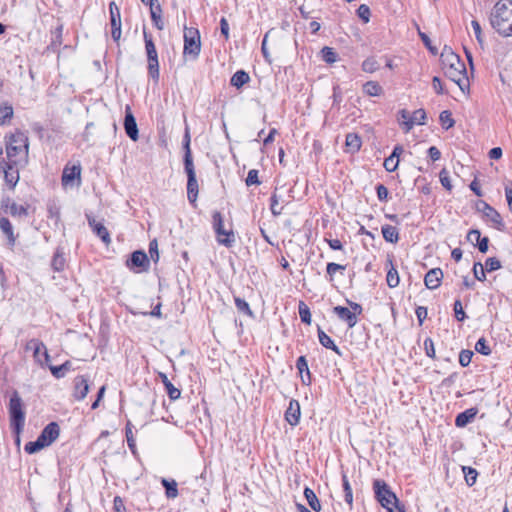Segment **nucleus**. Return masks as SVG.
<instances>
[{"instance_id": "64", "label": "nucleus", "mask_w": 512, "mask_h": 512, "mask_svg": "<svg viewBox=\"0 0 512 512\" xmlns=\"http://www.w3.org/2000/svg\"><path fill=\"white\" fill-rule=\"evenodd\" d=\"M149 254L153 261L157 262L159 259L158 244L156 240L149 243Z\"/></svg>"}, {"instance_id": "8", "label": "nucleus", "mask_w": 512, "mask_h": 512, "mask_svg": "<svg viewBox=\"0 0 512 512\" xmlns=\"http://www.w3.org/2000/svg\"><path fill=\"white\" fill-rule=\"evenodd\" d=\"M61 182L63 187L80 186L81 184V165L79 163L72 166L66 165L62 172Z\"/></svg>"}, {"instance_id": "3", "label": "nucleus", "mask_w": 512, "mask_h": 512, "mask_svg": "<svg viewBox=\"0 0 512 512\" xmlns=\"http://www.w3.org/2000/svg\"><path fill=\"white\" fill-rule=\"evenodd\" d=\"M512 2L510 0L498 1L492 10L490 22L492 27L501 35L507 37L510 19L512 17Z\"/></svg>"}, {"instance_id": "42", "label": "nucleus", "mask_w": 512, "mask_h": 512, "mask_svg": "<svg viewBox=\"0 0 512 512\" xmlns=\"http://www.w3.org/2000/svg\"><path fill=\"white\" fill-rule=\"evenodd\" d=\"M144 41L147 59L158 57L157 50L152 40V37L148 35L146 32H144Z\"/></svg>"}, {"instance_id": "38", "label": "nucleus", "mask_w": 512, "mask_h": 512, "mask_svg": "<svg viewBox=\"0 0 512 512\" xmlns=\"http://www.w3.org/2000/svg\"><path fill=\"white\" fill-rule=\"evenodd\" d=\"M183 148H184V164L185 163H193L192 153L190 149V133L188 127H186L184 138H183Z\"/></svg>"}, {"instance_id": "54", "label": "nucleus", "mask_w": 512, "mask_h": 512, "mask_svg": "<svg viewBox=\"0 0 512 512\" xmlns=\"http://www.w3.org/2000/svg\"><path fill=\"white\" fill-rule=\"evenodd\" d=\"M439 179L442 184V186L447 189L448 191H451L453 186L451 184L449 172L446 169H442L439 173Z\"/></svg>"}, {"instance_id": "6", "label": "nucleus", "mask_w": 512, "mask_h": 512, "mask_svg": "<svg viewBox=\"0 0 512 512\" xmlns=\"http://www.w3.org/2000/svg\"><path fill=\"white\" fill-rule=\"evenodd\" d=\"M212 226L216 234V240L220 245L230 248L235 243V235L231 227L225 228L224 219L220 212L212 215Z\"/></svg>"}, {"instance_id": "26", "label": "nucleus", "mask_w": 512, "mask_h": 512, "mask_svg": "<svg viewBox=\"0 0 512 512\" xmlns=\"http://www.w3.org/2000/svg\"><path fill=\"white\" fill-rule=\"evenodd\" d=\"M317 332H318L319 342L323 347H325L327 349H331L332 351L337 353L339 356H342V352L340 351L338 346L335 345L334 341L320 327H318Z\"/></svg>"}, {"instance_id": "32", "label": "nucleus", "mask_w": 512, "mask_h": 512, "mask_svg": "<svg viewBox=\"0 0 512 512\" xmlns=\"http://www.w3.org/2000/svg\"><path fill=\"white\" fill-rule=\"evenodd\" d=\"M13 164L9 162L7 169L4 171V178L6 183L14 188L19 181V172L18 170L12 167Z\"/></svg>"}, {"instance_id": "39", "label": "nucleus", "mask_w": 512, "mask_h": 512, "mask_svg": "<svg viewBox=\"0 0 512 512\" xmlns=\"http://www.w3.org/2000/svg\"><path fill=\"white\" fill-rule=\"evenodd\" d=\"M148 61V74L149 76L157 82L159 80V61L158 57L149 58Z\"/></svg>"}, {"instance_id": "34", "label": "nucleus", "mask_w": 512, "mask_h": 512, "mask_svg": "<svg viewBox=\"0 0 512 512\" xmlns=\"http://www.w3.org/2000/svg\"><path fill=\"white\" fill-rule=\"evenodd\" d=\"M363 91L368 96H380L383 93V88L376 81H368L363 85Z\"/></svg>"}, {"instance_id": "4", "label": "nucleus", "mask_w": 512, "mask_h": 512, "mask_svg": "<svg viewBox=\"0 0 512 512\" xmlns=\"http://www.w3.org/2000/svg\"><path fill=\"white\" fill-rule=\"evenodd\" d=\"M373 489L377 501L388 512H404L399 506V501L395 493L384 480L376 479L373 483Z\"/></svg>"}, {"instance_id": "18", "label": "nucleus", "mask_w": 512, "mask_h": 512, "mask_svg": "<svg viewBox=\"0 0 512 512\" xmlns=\"http://www.w3.org/2000/svg\"><path fill=\"white\" fill-rule=\"evenodd\" d=\"M333 312L344 322L347 323L349 328H353L357 322V316H355V313H352V311L343 306H335L333 308Z\"/></svg>"}, {"instance_id": "17", "label": "nucleus", "mask_w": 512, "mask_h": 512, "mask_svg": "<svg viewBox=\"0 0 512 512\" xmlns=\"http://www.w3.org/2000/svg\"><path fill=\"white\" fill-rule=\"evenodd\" d=\"M150 15L154 26L162 30L164 22L162 20V8L158 0H149Z\"/></svg>"}, {"instance_id": "30", "label": "nucleus", "mask_w": 512, "mask_h": 512, "mask_svg": "<svg viewBox=\"0 0 512 512\" xmlns=\"http://www.w3.org/2000/svg\"><path fill=\"white\" fill-rule=\"evenodd\" d=\"M381 232L385 241L390 243H397L399 240V232L396 227L391 225H383Z\"/></svg>"}, {"instance_id": "35", "label": "nucleus", "mask_w": 512, "mask_h": 512, "mask_svg": "<svg viewBox=\"0 0 512 512\" xmlns=\"http://www.w3.org/2000/svg\"><path fill=\"white\" fill-rule=\"evenodd\" d=\"M13 117V107L8 103L0 104V126L6 125Z\"/></svg>"}, {"instance_id": "63", "label": "nucleus", "mask_w": 512, "mask_h": 512, "mask_svg": "<svg viewBox=\"0 0 512 512\" xmlns=\"http://www.w3.org/2000/svg\"><path fill=\"white\" fill-rule=\"evenodd\" d=\"M424 349L428 357L435 358V348L431 338H426L424 340Z\"/></svg>"}, {"instance_id": "60", "label": "nucleus", "mask_w": 512, "mask_h": 512, "mask_svg": "<svg viewBox=\"0 0 512 512\" xmlns=\"http://www.w3.org/2000/svg\"><path fill=\"white\" fill-rule=\"evenodd\" d=\"M270 209L273 215L278 216L282 213V207H279V197L276 193L271 196Z\"/></svg>"}, {"instance_id": "61", "label": "nucleus", "mask_w": 512, "mask_h": 512, "mask_svg": "<svg viewBox=\"0 0 512 512\" xmlns=\"http://www.w3.org/2000/svg\"><path fill=\"white\" fill-rule=\"evenodd\" d=\"M454 313L458 321H464V319L466 318V314L463 310V306L460 300H456L454 302Z\"/></svg>"}, {"instance_id": "12", "label": "nucleus", "mask_w": 512, "mask_h": 512, "mask_svg": "<svg viewBox=\"0 0 512 512\" xmlns=\"http://www.w3.org/2000/svg\"><path fill=\"white\" fill-rule=\"evenodd\" d=\"M124 129L127 134V136L133 140L136 141L139 137L138 134V127L135 120V117L133 116L130 106H126L125 109V119H124Z\"/></svg>"}, {"instance_id": "15", "label": "nucleus", "mask_w": 512, "mask_h": 512, "mask_svg": "<svg viewBox=\"0 0 512 512\" xmlns=\"http://www.w3.org/2000/svg\"><path fill=\"white\" fill-rule=\"evenodd\" d=\"M300 404L297 400L292 399L289 402V406L285 412V419L291 426L298 425L300 421Z\"/></svg>"}, {"instance_id": "13", "label": "nucleus", "mask_w": 512, "mask_h": 512, "mask_svg": "<svg viewBox=\"0 0 512 512\" xmlns=\"http://www.w3.org/2000/svg\"><path fill=\"white\" fill-rule=\"evenodd\" d=\"M89 392L88 378L79 375L74 379L73 397L77 401L83 400Z\"/></svg>"}, {"instance_id": "25", "label": "nucleus", "mask_w": 512, "mask_h": 512, "mask_svg": "<svg viewBox=\"0 0 512 512\" xmlns=\"http://www.w3.org/2000/svg\"><path fill=\"white\" fill-rule=\"evenodd\" d=\"M26 349L33 350V356L35 361L43 365V361L41 358V350L45 349V345L42 341L38 339H31L30 341L27 342Z\"/></svg>"}, {"instance_id": "59", "label": "nucleus", "mask_w": 512, "mask_h": 512, "mask_svg": "<svg viewBox=\"0 0 512 512\" xmlns=\"http://www.w3.org/2000/svg\"><path fill=\"white\" fill-rule=\"evenodd\" d=\"M473 273L475 279H477L478 281H484L486 279L484 266L479 262L474 264Z\"/></svg>"}, {"instance_id": "11", "label": "nucleus", "mask_w": 512, "mask_h": 512, "mask_svg": "<svg viewBox=\"0 0 512 512\" xmlns=\"http://www.w3.org/2000/svg\"><path fill=\"white\" fill-rule=\"evenodd\" d=\"M110 11V23H111V35L115 41H118L121 37V16L120 10L115 2L109 4Z\"/></svg>"}, {"instance_id": "16", "label": "nucleus", "mask_w": 512, "mask_h": 512, "mask_svg": "<svg viewBox=\"0 0 512 512\" xmlns=\"http://www.w3.org/2000/svg\"><path fill=\"white\" fill-rule=\"evenodd\" d=\"M442 278V270L440 268H433L424 277L425 286L430 290L436 289L440 286Z\"/></svg>"}, {"instance_id": "58", "label": "nucleus", "mask_w": 512, "mask_h": 512, "mask_svg": "<svg viewBox=\"0 0 512 512\" xmlns=\"http://www.w3.org/2000/svg\"><path fill=\"white\" fill-rule=\"evenodd\" d=\"M473 356V352L471 350H462L459 354V363L462 367H466L470 364Z\"/></svg>"}, {"instance_id": "45", "label": "nucleus", "mask_w": 512, "mask_h": 512, "mask_svg": "<svg viewBox=\"0 0 512 512\" xmlns=\"http://www.w3.org/2000/svg\"><path fill=\"white\" fill-rule=\"evenodd\" d=\"M378 69L379 63L374 57H369L362 63V70L366 73H374Z\"/></svg>"}, {"instance_id": "47", "label": "nucleus", "mask_w": 512, "mask_h": 512, "mask_svg": "<svg viewBox=\"0 0 512 512\" xmlns=\"http://www.w3.org/2000/svg\"><path fill=\"white\" fill-rule=\"evenodd\" d=\"M298 310L301 321L309 325L311 323V312L309 307L303 301H300Z\"/></svg>"}, {"instance_id": "24", "label": "nucleus", "mask_w": 512, "mask_h": 512, "mask_svg": "<svg viewBox=\"0 0 512 512\" xmlns=\"http://www.w3.org/2000/svg\"><path fill=\"white\" fill-rule=\"evenodd\" d=\"M125 436H126L127 445L129 447L131 453L133 454L134 457L137 458L139 456V453H138V450L136 447V438L133 433V425L130 421H128L126 423Z\"/></svg>"}, {"instance_id": "10", "label": "nucleus", "mask_w": 512, "mask_h": 512, "mask_svg": "<svg viewBox=\"0 0 512 512\" xmlns=\"http://www.w3.org/2000/svg\"><path fill=\"white\" fill-rule=\"evenodd\" d=\"M184 170L187 174V198L190 203H194L198 196V182L194 169V163H185Z\"/></svg>"}, {"instance_id": "9", "label": "nucleus", "mask_w": 512, "mask_h": 512, "mask_svg": "<svg viewBox=\"0 0 512 512\" xmlns=\"http://www.w3.org/2000/svg\"><path fill=\"white\" fill-rule=\"evenodd\" d=\"M478 211L483 213V216L487 221H490L493 224V227L499 231H503L505 228V224L502 220L501 215L496 211L492 206L484 201H480L477 204Z\"/></svg>"}, {"instance_id": "22", "label": "nucleus", "mask_w": 512, "mask_h": 512, "mask_svg": "<svg viewBox=\"0 0 512 512\" xmlns=\"http://www.w3.org/2000/svg\"><path fill=\"white\" fill-rule=\"evenodd\" d=\"M477 413L478 410L476 408H470L465 410L464 412L459 413L456 416L455 425L460 428L465 427L467 424L474 420Z\"/></svg>"}, {"instance_id": "27", "label": "nucleus", "mask_w": 512, "mask_h": 512, "mask_svg": "<svg viewBox=\"0 0 512 512\" xmlns=\"http://www.w3.org/2000/svg\"><path fill=\"white\" fill-rule=\"evenodd\" d=\"M159 378L161 379V382L164 384L166 392L170 399L176 400L180 397L181 392L178 388L174 387V385L170 382L167 375L165 373L160 372Z\"/></svg>"}, {"instance_id": "53", "label": "nucleus", "mask_w": 512, "mask_h": 512, "mask_svg": "<svg viewBox=\"0 0 512 512\" xmlns=\"http://www.w3.org/2000/svg\"><path fill=\"white\" fill-rule=\"evenodd\" d=\"M322 58L327 63H334L337 60L336 52L330 47H323L321 50Z\"/></svg>"}, {"instance_id": "46", "label": "nucleus", "mask_w": 512, "mask_h": 512, "mask_svg": "<svg viewBox=\"0 0 512 512\" xmlns=\"http://www.w3.org/2000/svg\"><path fill=\"white\" fill-rule=\"evenodd\" d=\"M234 303L238 311L248 315L249 317H253V312L250 309L249 304L244 299L240 297H235Z\"/></svg>"}, {"instance_id": "7", "label": "nucleus", "mask_w": 512, "mask_h": 512, "mask_svg": "<svg viewBox=\"0 0 512 512\" xmlns=\"http://www.w3.org/2000/svg\"><path fill=\"white\" fill-rule=\"evenodd\" d=\"M201 51L199 31L194 28H185L184 30V55H191L196 59Z\"/></svg>"}, {"instance_id": "14", "label": "nucleus", "mask_w": 512, "mask_h": 512, "mask_svg": "<svg viewBox=\"0 0 512 512\" xmlns=\"http://www.w3.org/2000/svg\"><path fill=\"white\" fill-rule=\"evenodd\" d=\"M59 434V425L56 422H51L41 431L39 437L49 446L59 437Z\"/></svg>"}, {"instance_id": "36", "label": "nucleus", "mask_w": 512, "mask_h": 512, "mask_svg": "<svg viewBox=\"0 0 512 512\" xmlns=\"http://www.w3.org/2000/svg\"><path fill=\"white\" fill-rule=\"evenodd\" d=\"M49 369L55 378L60 379L65 376L67 371H70L72 369V363L70 361H66L59 366L50 365Z\"/></svg>"}, {"instance_id": "19", "label": "nucleus", "mask_w": 512, "mask_h": 512, "mask_svg": "<svg viewBox=\"0 0 512 512\" xmlns=\"http://www.w3.org/2000/svg\"><path fill=\"white\" fill-rule=\"evenodd\" d=\"M425 119H426V112L423 109H418L412 113L409 120L402 122L401 125H402L404 131L406 133H408L415 124H417V125L425 124Z\"/></svg>"}, {"instance_id": "44", "label": "nucleus", "mask_w": 512, "mask_h": 512, "mask_svg": "<svg viewBox=\"0 0 512 512\" xmlns=\"http://www.w3.org/2000/svg\"><path fill=\"white\" fill-rule=\"evenodd\" d=\"M296 368L300 375L306 373L307 382H311V374L305 356H300L296 361Z\"/></svg>"}, {"instance_id": "20", "label": "nucleus", "mask_w": 512, "mask_h": 512, "mask_svg": "<svg viewBox=\"0 0 512 512\" xmlns=\"http://www.w3.org/2000/svg\"><path fill=\"white\" fill-rule=\"evenodd\" d=\"M2 206L13 217H25L28 214L27 207L17 204L9 198L3 201Z\"/></svg>"}, {"instance_id": "28", "label": "nucleus", "mask_w": 512, "mask_h": 512, "mask_svg": "<svg viewBox=\"0 0 512 512\" xmlns=\"http://www.w3.org/2000/svg\"><path fill=\"white\" fill-rule=\"evenodd\" d=\"M161 484L165 488V496L168 499H175L178 497L179 492L177 488V482L174 479L168 480L166 478H162Z\"/></svg>"}, {"instance_id": "62", "label": "nucleus", "mask_w": 512, "mask_h": 512, "mask_svg": "<svg viewBox=\"0 0 512 512\" xmlns=\"http://www.w3.org/2000/svg\"><path fill=\"white\" fill-rule=\"evenodd\" d=\"M246 185L247 186H251V185H258L260 184V181L258 179V171L255 170V169H251L248 174H247V178H246Z\"/></svg>"}, {"instance_id": "23", "label": "nucleus", "mask_w": 512, "mask_h": 512, "mask_svg": "<svg viewBox=\"0 0 512 512\" xmlns=\"http://www.w3.org/2000/svg\"><path fill=\"white\" fill-rule=\"evenodd\" d=\"M130 268H145L148 265V258L145 252L135 251L132 253L130 260L127 262Z\"/></svg>"}, {"instance_id": "37", "label": "nucleus", "mask_w": 512, "mask_h": 512, "mask_svg": "<svg viewBox=\"0 0 512 512\" xmlns=\"http://www.w3.org/2000/svg\"><path fill=\"white\" fill-rule=\"evenodd\" d=\"M345 144L351 152H357L361 148V138L355 133L346 135Z\"/></svg>"}, {"instance_id": "57", "label": "nucleus", "mask_w": 512, "mask_h": 512, "mask_svg": "<svg viewBox=\"0 0 512 512\" xmlns=\"http://www.w3.org/2000/svg\"><path fill=\"white\" fill-rule=\"evenodd\" d=\"M357 15L364 21V23H368L371 15L370 8L366 4H361L357 9Z\"/></svg>"}, {"instance_id": "51", "label": "nucleus", "mask_w": 512, "mask_h": 512, "mask_svg": "<svg viewBox=\"0 0 512 512\" xmlns=\"http://www.w3.org/2000/svg\"><path fill=\"white\" fill-rule=\"evenodd\" d=\"M439 120L442 127L446 130L450 129L454 125V120L451 116V113L447 110L440 113Z\"/></svg>"}, {"instance_id": "1", "label": "nucleus", "mask_w": 512, "mask_h": 512, "mask_svg": "<svg viewBox=\"0 0 512 512\" xmlns=\"http://www.w3.org/2000/svg\"><path fill=\"white\" fill-rule=\"evenodd\" d=\"M29 143L28 136L22 131L11 134L6 144V154L13 165L27 163Z\"/></svg>"}, {"instance_id": "49", "label": "nucleus", "mask_w": 512, "mask_h": 512, "mask_svg": "<svg viewBox=\"0 0 512 512\" xmlns=\"http://www.w3.org/2000/svg\"><path fill=\"white\" fill-rule=\"evenodd\" d=\"M463 472L465 475V481L468 486H472L475 484L477 480L478 473L474 468L463 466Z\"/></svg>"}, {"instance_id": "2", "label": "nucleus", "mask_w": 512, "mask_h": 512, "mask_svg": "<svg viewBox=\"0 0 512 512\" xmlns=\"http://www.w3.org/2000/svg\"><path fill=\"white\" fill-rule=\"evenodd\" d=\"M442 64L445 75L464 91L469 86V81L466 75L465 64L460 60L459 56L453 52H449L446 55L442 54Z\"/></svg>"}, {"instance_id": "33", "label": "nucleus", "mask_w": 512, "mask_h": 512, "mask_svg": "<svg viewBox=\"0 0 512 512\" xmlns=\"http://www.w3.org/2000/svg\"><path fill=\"white\" fill-rule=\"evenodd\" d=\"M304 496L313 511L319 512L321 510L320 501L312 489L306 487L304 489Z\"/></svg>"}, {"instance_id": "56", "label": "nucleus", "mask_w": 512, "mask_h": 512, "mask_svg": "<svg viewBox=\"0 0 512 512\" xmlns=\"http://www.w3.org/2000/svg\"><path fill=\"white\" fill-rule=\"evenodd\" d=\"M399 165V159H396L393 156H389L384 160L383 166L388 172H393L397 169Z\"/></svg>"}, {"instance_id": "43", "label": "nucleus", "mask_w": 512, "mask_h": 512, "mask_svg": "<svg viewBox=\"0 0 512 512\" xmlns=\"http://www.w3.org/2000/svg\"><path fill=\"white\" fill-rule=\"evenodd\" d=\"M342 485H343V491H344V500L348 505L352 506V503H353L352 488L350 486L348 477L345 474L342 475Z\"/></svg>"}, {"instance_id": "40", "label": "nucleus", "mask_w": 512, "mask_h": 512, "mask_svg": "<svg viewBox=\"0 0 512 512\" xmlns=\"http://www.w3.org/2000/svg\"><path fill=\"white\" fill-rule=\"evenodd\" d=\"M390 263H391V267H390V269L387 272L386 281H387V285L390 288H395V287H397L399 285L400 278H399L398 271L392 265L391 261H390Z\"/></svg>"}, {"instance_id": "5", "label": "nucleus", "mask_w": 512, "mask_h": 512, "mask_svg": "<svg viewBox=\"0 0 512 512\" xmlns=\"http://www.w3.org/2000/svg\"><path fill=\"white\" fill-rule=\"evenodd\" d=\"M10 426L13 432L19 436L25 424L24 405L17 391H14L9 400L8 406Z\"/></svg>"}, {"instance_id": "55", "label": "nucleus", "mask_w": 512, "mask_h": 512, "mask_svg": "<svg viewBox=\"0 0 512 512\" xmlns=\"http://www.w3.org/2000/svg\"><path fill=\"white\" fill-rule=\"evenodd\" d=\"M501 268L500 261L495 257L486 259L484 269L488 272H492Z\"/></svg>"}, {"instance_id": "31", "label": "nucleus", "mask_w": 512, "mask_h": 512, "mask_svg": "<svg viewBox=\"0 0 512 512\" xmlns=\"http://www.w3.org/2000/svg\"><path fill=\"white\" fill-rule=\"evenodd\" d=\"M250 80L249 74L244 70L236 71L231 77L230 84L236 88L242 87Z\"/></svg>"}, {"instance_id": "41", "label": "nucleus", "mask_w": 512, "mask_h": 512, "mask_svg": "<svg viewBox=\"0 0 512 512\" xmlns=\"http://www.w3.org/2000/svg\"><path fill=\"white\" fill-rule=\"evenodd\" d=\"M48 445L42 441L40 439V437L38 436L37 439L33 442H28L25 447H24V450L25 452H27L28 454H34L38 451H40L41 449L47 447Z\"/></svg>"}, {"instance_id": "21", "label": "nucleus", "mask_w": 512, "mask_h": 512, "mask_svg": "<svg viewBox=\"0 0 512 512\" xmlns=\"http://www.w3.org/2000/svg\"><path fill=\"white\" fill-rule=\"evenodd\" d=\"M89 226L93 232L104 242L109 243L111 241L110 234L107 228L100 222H97L94 218H88Z\"/></svg>"}, {"instance_id": "48", "label": "nucleus", "mask_w": 512, "mask_h": 512, "mask_svg": "<svg viewBox=\"0 0 512 512\" xmlns=\"http://www.w3.org/2000/svg\"><path fill=\"white\" fill-rule=\"evenodd\" d=\"M345 266L341 264H337L334 262H330L326 266V273L329 281H333L334 274L338 271L343 272L345 270Z\"/></svg>"}, {"instance_id": "50", "label": "nucleus", "mask_w": 512, "mask_h": 512, "mask_svg": "<svg viewBox=\"0 0 512 512\" xmlns=\"http://www.w3.org/2000/svg\"><path fill=\"white\" fill-rule=\"evenodd\" d=\"M65 266V258L63 254L57 250L52 259V267L56 271H62Z\"/></svg>"}, {"instance_id": "29", "label": "nucleus", "mask_w": 512, "mask_h": 512, "mask_svg": "<svg viewBox=\"0 0 512 512\" xmlns=\"http://www.w3.org/2000/svg\"><path fill=\"white\" fill-rule=\"evenodd\" d=\"M0 229L6 235L9 245L13 246L16 239L14 236L12 224L9 219L5 217L0 218Z\"/></svg>"}, {"instance_id": "52", "label": "nucleus", "mask_w": 512, "mask_h": 512, "mask_svg": "<svg viewBox=\"0 0 512 512\" xmlns=\"http://www.w3.org/2000/svg\"><path fill=\"white\" fill-rule=\"evenodd\" d=\"M475 350L476 352L482 354V355H485V356H488L491 354V349L490 347L488 346L487 344V341L485 338H480L476 344H475Z\"/></svg>"}]
</instances>
